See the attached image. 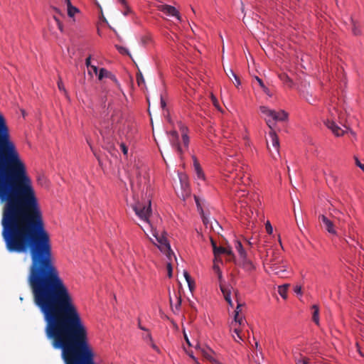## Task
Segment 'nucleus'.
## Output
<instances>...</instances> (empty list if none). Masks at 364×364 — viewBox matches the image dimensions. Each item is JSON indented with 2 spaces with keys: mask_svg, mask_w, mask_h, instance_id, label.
<instances>
[{
  "mask_svg": "<svg viewBox=\"0 0 364 364\" xmlns=\"http://www.w3.org/2000/svg\"><path fill=\"white\" fill-rule=\"evenodd\" d=\"M132 208L141 222L143 223L144 225H141V227L144 233L159 250L167 257L168 262L167 263L166 268L168 276L171 278L172 277L171 260L172 257H175V255L164 233H159L150 223L149 217L151 213V200L147 198L143 199L141 201H135L132 204Z\"/></svg>",
  "mask_w": 364,
  "mask_h": 364,
  "instance_id": "f257e3e1",
  "label": "nucleus"
},
{
  "mask_svg": "<svg viewBox=\"0 0 364 364\" xmlns=\"http://www.w3.org/2000/svg\"><path fill=\"white\" fill-rule=\"evenodd\" d=\"M248 166L240 161L239 159L230 156L227 159L223 170L224 176L228 181H233L237 184L247 185L250 182Z\"/></svg>",
  "mask_w": 364,
  "mask_h": 364,
  "instance_id": "f03ea898",
  "label": "nucleus"
},
{
  "mask_svg": "<svg viewBox=\"0 0 364 364\" xmlns=\"http://www.w3.org/2000/svg\"><path fill=\"white\" fill-rule=\"evenodd\" d=\"M321 119L336 136H343L347 131V128L341 122V113L334 106L328 108L327 112L322 114Z\"/></svg>",
  "mask_w": 364,
  "mask_h": 364,
  "instance_id": "7ed1b4c3",
  "label": "nucleus"
},
{
  "mask_svg": "<svg viewBox=\"0 0 364 364\" xmlns=\"http://www.w3.org/2000/svg\"><path fill=\"white\" fill-rule=\"evenodd\" d=\"M236 198H239L241 212L250 218L253 214L252 209L261 205L260 196L258 193H254L247 195L245 190H240L235 194Z\"/></svg>",
  "mask_w": 364,
  "mask_h": 364,
  "instance_id": "20e7f679",
  "label": "nucleus"
},
{
  "mask_svg": "<svg viewBox=\"0 0 364 364\" xmlns=\"http://www.w3.org/2000/svg\"><path fill=\"white\" fill-rule=\"evenodd\" d=\"M259 109L269 129L274 128L276 122H286L288 119L289 114L283 109L276 111L264 105L260 106Z\"/></svg>",
  "mask_w": 364,
  "mask_h": 364,
  "instance_id": "39448f33",
  "label": "nucleus"
},
{
  "mask_svg": "<svg viewBox=\"0 0 364 364\" xmlns=\"http://www.w3.org/2000/svg\"><path fill=\"white\" fill-rule=\"evenodd\" d=\"M267 147L269 149L272 156L274 159L277 156H279V139L275 133L274 128L270 129V131L268 134L267 139Z\"/></svg>",
  "mask_w": 364,
  "mask_h": 364,
  "instance_id": "423d86ee",
  "label": "nucleus"
},
{
  "mask_svg": "<svg viewBox=\"0 0 364 364\" xmlns=\"http://www.w3.org/2000/svg\"><path fill=\"white\" fill-rule=\"evenodd\" d=\"M213 271L218 275V279L220 281V290L223 294V296H224L225 301L228 303V304L231 307H232L233 303H232V301L231 300V297H230V290L228 287L222 284V278H223L222 272L220 271V267L217 264H214Z\"/></svg>",
  "mask_w": 364,
  "mask_h": 364,
  "instance_id": "0eeeda50",
  "label": "nucleus"
},
{
  "mask_svg": "<svg viewBox=\"0 0 364 364\" xmlns=\"http://www.w3.org/2000/svg\"><path fill=\"white\" fill-rule=\"evenodd\" d=\"M264 265L267 272H272L274 274L282 276V274L286 271V267L284 264H277L272 259L264 261Z\"/></svg>",
  "mask_w": 364,
  "mask_h": 364,
  "instance_id": "6e6552de",
  "label": "nucleus"
},
{
  "mask_svg": "<svg viewBox=\"0 0 364 364\" xmlns=\"http://www.w3.org/2000/svg\"><path fill=\"white\" fill-rule=\"evenodd\" d=\"M158 9L169 17H175L178 21H181L178 11L173 6L160 4L158 6Z\"/></svg>",
  "mask_w": 364,
  "mask_h": 364,
  "instance_id": "1a4fd4ad",
  "label": "nucleus"
},
{
  "mask_svg": "<svg viewBox=\"0 0 364 364\" xmlns=\"http://www.w3.org/2000/svg\"><path fill=\"white\" fill-rule=\"evenodd\" d=\"M318 219L323 223L325 230L330 234L336 235L337 231L335 228L334 223L326 215H321Z\"/></svg>",
  "mask_w": 364,
  "mask_h": 364,
  "instance_id": "9d476101",
  "label": "nucleus"
},
{
  "mask_svg": "<svg viewBox=\"0 0 364 364\" xmlns=\"http://www.w3.org/2000/svg\"><path fill=\"white\" fill-rule=\"evenodd\" d=\"M241 306L242 305L240 304H237L235 311L234 321L231 323V329H232V328L237 327V324H238V327H240L243 326L245 323V321L243 316L240 315V312L241 311Z\"/></svg>",
  "mask_w": 364,
  "mask_h": 364,
  "instance_id": "9b49d317",
  "label": "nucleus"
},
{
  "mask_svg": "<svg viewBox=\"0 0 364 364\" xmlns=\"http://www.w3.org/2000/svg\"><path fill=\"white\" fill-rule=\"evenodd\" d=\"M193 162V168L196 174V179L198 181H204L205 180V173L195 156H192Z\"/></svg>",
  "mask_w": 364,
  "mask_h": 364,
  "instance_id": "f8f14e48",
  "label": "nucleus"
},
{
  "mask_svg": "<svg viewBox=\"0 0 364 364\" xmlns=\"http://www.w3.org/2000/svg\"><path fill=\"white\" fill-rule=\"evenodd\" d=\"M178 138H179V136H178V134L177 132H176V131L170 132V133H169V140H170V142H171L172 146L174 147L176 149V150L179 154H181L182 153V149H181V147L180 146V144H179Z\"/></svg>",
  "mask_w": 364,
  "mask_h": 364,
  "instance_id": "ddd939ff",
  "label": "nucleus"
},
{
  "mask_svg": "<svg viewBox=\"0 0 364 364\" xmlns=\"http://www.w3.org/2000/svg\"><path fill=\"white\" fill-rule=\"evenodd\" d=\"M197 348L200 350L202 355L210 362L212 361L215 358L213 355H215V352L207 346H198Z\"/></svg>",
  "mask_w": 364,
  "mask_h": 364,
  "instance_id": "4468645a",
  "label": "nucleus"
},
{
  "mask_svg": "<svg viewBox=\"0 0 364 364\" xmlns=\"http://www.w3.org/2000/svg\"><path fill=\"white\" fill-rule=\"evenodd\" d=\"M142 338L144 341L149 346H150L154 350H155L157 353H160V350L159 347L154 343L153 338L151 336V333L149 331H147L142 335Z\"/></svg>",
  "mask_w": 364,
  "mask_h": 364,
  "instance_id": "2eb2a0df",
  "label": "nucleus"
},
{
  "mask_svg": "<svg viewBox=\"0 0 364 364\" xmlns=\"http://www.w3.org/2000/svg\"><path fill=\"white\" fill-rule=\"evenodd\" d=\"M240 262L242 267L247 271H252L255 269L253 263L247 258L246 256L245 258H242L240 259Z\"/></svg>",
  "mask_w": 364,
  "mask_h": 364,
  "instance_id": "dca6fc26",
  "label": "nucleus"
},
{
  "mask_svg": "<svg viewBox=\"0 0 364 364\" xmlns=\"http://www.w3.org/2000/svg\"><path fill=\"white\" fill-rule=\"evenodd\" d=\"M235 249L239 255L240 259L245 258L247 255V252L243 248L242 243L239 240H235Z\"/></svg>",
  "mask_w": 364,
  "mask_h": 364,
  "instance_id": "f3484780",
  "label": "nucleus"
},
{
  "mask_svg": "<svg viewBox=\"0 0 364 364\" xmlns=\"http://www.w3.org/2000/svg\"><path fill=\"white\" fill-rule=\"evenodd\" d=\"M272 255L269 256V252H267V258L264 261H267V259L269 261V259H272L274 262H277V264H280L283 262L282 257L280 255L278 252H274V251L272 252Z\"/></svg>",
  "mask_w": 364,
  "mask_h": 364,
  "instance_id": "a211bd4d",
  "label": "nucleus"
},
{
  "mask_svg": "<svg viewBox=\"0 0 364 364\" xmlns=\"http://www.w3.org/2000/svg\"><path fill=\"white\" fill-rule=\"evenodd\" d=\"M226 73V75L231 80L232 78H234L235 81L233 82L235 85L236 87H239L240 85V80L239 77L237 76V75L233 72V70L231 68H229L228 70H225Z\"/></svg>",
  "mask_w": 364,
  "mask_h": 364,
  "instance_id": "6ab92c4d",
  "label": "nucleus"
},
{
  "mask_svg": "<svg viewBox=\"0 0 364 364\" xmlns=\"http://www.w3.org/2000/svg\"><path fill=\"white\" fill-rule=\"evenodd\" d=\"M289 287V284H285L278 287V293L284 299H287V290Z\"/></svg>",
  "mask_w": 364,
  "mask_h": 364,
  "instance_id": "aec40b11",
  "label": "nucleus"
},
{
  "mask_svg": "<svg viewBox=\"0 0 364 364\" xmlns=\"http://www.w3.org/2000/svg\"><path fill=\"white\" fill-rule=\"evenodd\" d=\"M211 244L213 248V253L215 257L219 256L221 254H224L225 251V247H217L215 242L213 241V239H210Z\"/></svg>",
  "mask_w": 364,
  "mask_h": 364,
  "instance_id": "412c9836",
  "label": "nucleus"
},
{
  "mask_svg": "<svg viewBox=\"0 0 364 364\" xmlns=\"http://www.w3.org/2000/svg\"><path fill=\"white\" fill-rule=\"evenodd\" d=\"M233 328V333L232 335L235 341L240 343L243 341V338L240 334L241 330L240 327H235Z\"/></svg>",
  "mask_w": 364,
  "mask_h": 364,
  "instance_id": "4be33fe9",
  "label": "nucleus"
},
{
  "mask_svg": "<svg viewBox=\"0 0 364 364\" xmlns=\"http://www.w3.org/2000/svg\"><path fill=\"white\" fill-rule=\"evenodd\" d=\"M279 79L288 87L292 86V80L286 73H281L279 75Z\"/></svg>",
  "mask_w": 364,
  "mask_h": 364,
  "instance_id": "5701e85b",
  "label": "nucleus"
},
{
  "mask_svg": "<svg viewBox=\"0 0 364 364\" xmlns=\"http://www.w3.org/2000/svg\"><path fill=\"white\" fill-rule=\"evenodd\" d=\"M67 12L68 16L70 18H73L76 14H78L80 12V10L77 7L70 4L68 5V6H67Z\"/></svg>",
  "mask_w": 364,
  "mask_h": 364,
  "instance_id": "b1692460",
  "label": "nucleus"
},
{
  "mask_svg": "<svg viewBox=\"0 0 364 364\" xmlns=\"http://www.w3.org/2000/svg\"><path fill=\"white\" fill-rule=\"evenodd\" d=\"M312 309L314 310L313 315H312V319L317 325H318L319 324V316H318L319 309H318V306L317 305H313Z\"/></svg>",
  "mask_w": 364,
  "mask_h": 364,
  "instance_id": "393cba45",
  "label": "nucleus"
},
{
  "mask_svg": "<svg viewBox=\"0 0 364 364\" xmlns=\"http://www.w3.org/2000/svg\"><path fill=\"white\" fill-rule=\"evenodd\" d=\"M98 77V79L100 80H102L104 77H108L111 75L110 73L108 72L105 68H101L99 72H97V74L96 75Z\"/></svg>",
  "mask_w": 364,
  "mask_h": 364,
  "instance_id": "a878e982",
  "label": "nucleus"
},
{
  "mask_svg": "<svg viewBox=\"0 0 364 364\" xmlns=\"http://www.w3.org/2000/svg\"><path fill=\"white\" fill-rule=\"evenodd\" d=\"M152 42V38L150 35H144L141 38V43L146 46Z\"/></svg>",
  "mask_w": 364,
  "mask_h": 364,
  "instance_id": "bb28decb",
  "label": "nucleus"
},
{
  "mask_svg": "<svg viewBox=\"0 0 364 364\" xmlns=\"http://www.w3.org/2000/svg\"><path fill=\"white\" fill-rule=\"evenodd\" d=\"M303 97L311 105H313L316 101V99L312 97L311 95L309 92L303 93Z\"/></svg>",
  "mask_w": 364,
  "mask_h": 364,
  "instance_id": "cd10ccee",
  "label": "nucleus"
},
{
  "mask_svg": "<svg viewBox=\"0 0 364 364\" xmlns=\"http://www.w3.org/2000/svg\"><path fill=\"white\" fill-rule=\"evenodd\" d=\"M182 139H183L184 146L186 147H188V144H189V137H188L187 133L186 132L185 129H183V131H182Z\"/></svg>",
  "mask_w": 364,
  "mask_h": 364,
  "instance_id": "c85d7f7f",
  "label": "nucleus"
},
{
  "mask_svg": "<svg viewBox=\"0 0 364 364\" xmlns=\"http://www.w3.org/2000/svg\"><path fill=\"white\" fill-rule=\"evenodd\" d=\"M53 21L56 25V26L58 27V28L59 29V31L63 33V24L62 23V22L60 21L59 18H58L56 16H54L53 17Z\"/></svg>",
  "mask_w": 364,
  "mask_h": 364,
  "instance_id": "c756f323",
  "label": "nucleus"
},
{
  "mask_svg": "<svg viewBox=\"0 0 364 364\" xmlns=\"http://www.w3.org/2000/svg\"><path fill=\"white\" fill-rule=\"evenodd\" d=\"M116 48L121 54L130 55L129 50L127 48L121 46H116Z\"/></svg>",
  "mask_w": 364,
  "mask_h": 364,
  "instance_id": "7c9ffc66",
  "label": "nucleus"
},
{
  "mask_svg": "<svg viewBox=\"0 0 364 364\" xmlns=\"http://www.w3.org/2000/svg\"><path fill=\"white\" fill-rule=\"evenodd\" d=\"M119 148H120V150L122 151V152L123 153L124 156L127 157V156H128V147H127V146L124 143L121 142L119 144Z\"/></svg>",
  "mask_w": 364,
  "mask_h": 364,
  "instance_id": "2f4dec72",
  "label": "nucleus"
},
{
  "mask_svg": "<svg viewBox=\"0 0 364 364\" xmlns=\"http://www.w3.org/2000/svg\"><path fill=\"white\" fill-rule=\"evenodd\" d=\"M265 229H266V231L269 234V235H272L273 233V228L270 223V222L269 220H267L265 223Z\"/></svg>",
  "mask_w": 364,
  "mask_h": 364,
  "instance_id": "473e14b6",
  "label": "nucleus"
},
{
  "mask_svg": "<svg viewBox=\"0 0 364 364\" xmlns=\"http://www.w3.org/2000/svg\"><path fill=\"white\" fill-rule=\"evenodd\" d=\"M323 173L324 176H326L327 181L332 180L333 182L336 181V178L331 171H329V173H327L325 171H323Z\"/></svg>",
  "mask_w": 364,
  "mask_h": 364,
  "instance_id": "72a5a7b5",
  "label": "nucleus"
},
{
  "mask_svg": "<svg viewBox=\"0 0 364 364\" xmlns=\"http://www.w3.org/2000/svg\"><path fill=\"white\" fill-rule=\"evenodd\" d=\"M296 364H311L310 360L306 357H301L296 361Z\"/></svg>",
  "mask_w": 364,
  "mask_h": 364,
  "instance_id": "f704fd0d",
  "label": "nucleus"
},
{
  "mask_svg": "<svg viewBox=\"0 0 364 364\" xmlns=\"http://www.w3.org/2000/svg\"><path fill=\"white\" fill-rule=\"evenodd\" d=\"M98 72V68L96 65H90L88 68V74L92 75V73L97 75Z\"/></svg>",
  "mask_w": 364,
  "mask_h": 364,
  "instance_id": "c9c22d12",
  "label": "nucleus"
},
{
  "mask_svg": "<svg viewBox=\"0 0 364 364\" xmlns=\"http://www.w3.org/2000/svg\"><path fill=\"white\" fill-rule=\"evenodd\" d=\"M58 89L60 90V91H63L65 93H66V90H65V86H64V84L61 80L60 77H59V80L58 81Z\"/></svg>",
  "mask_w": 364,
  "mask_h": 364,
  "instance_id": "e433bc0d",
  "label": "nucleus"
},
{
  "mask_svg": "<svg viewBox=\"0 0 364 364\" xmlns=\"http://www.w3.org/2000/svg\"><path fill=\"white\" fill-rule=\"evenodd\" d=\"M294 291L295 294H296L297 295L299 296H302V289H301V287L299 286V285H296L294 287Z\"/></svg>",
  "mask_w": 364,
  "mask_h": 364,
  "instance_id": "4c0bfd02",
  "label": "nucleus"
},
{
  "mask_svg": "<svg viewBox=\"0 0 364 364\" xmlns=\"http://www.w3.org/2000/svg\"><path fill=\"white\" fill-rule=\"evenodd\" d=\"M255 80L258 82L259 86L262 88L263 91H266L267 87L264 85L262 80L258 77H255Z\"/></svg>",
  "mask_w": 364,
  "mask_h": 364,
  "instance_id": "58836bf2",
  "label": "nucleus"
},
{
  "mask_svg": "<svg viewBox=\"0 0 364 364\" xmlns=\"http://www.w3.org/2000/svg\"><path fill=\"white\" fill-rule=\"evenodd\" d=\"M183 275H184V277H185L186 281L187 282V283H190V282H192V279H191V276L189 275V274L186 271H184Z\"/></svg>",
  "mask_w": 364,
  "mask_h": 364,
  "instance_id": "ea45409f",
  "label": "nucleus"
},
{
  "mask_svg": "<svg viewBox=\"0 0 364 364\" xmlns=\"http://www.w3.org/2000/svg\"><path fill=\"white\" fill-rule=\"evenodd\" d=\"M224 254H225V255H228L230 257H232L234 256L231 248L229 247H225V251Z\"/></svg>",
  "mask_w": 364,
  "mask_h": 364,
  "instance_id": "a19ab883",
  "label": "nucleus"
},
{
  "mask_svg": "<svg viewBox=\"0 0 364 364\" xmlns=\"http://www.w3.org/2000/svg\"><path fill=\"white\" fill-rule=\"evenodd\" d=\"M211 100H212V102H213V104L214 105V106L217 108L219 109V107H218V100L217 99L215 98V97H214L213 95L211 96Z\"/></svg>",
  "mask_w": 364,
  "mask_h": 364,
  "instance_id": "79ce46f5",
  "label": "nucleus"
},
{
  "mask_svg": "<svg viewBox=\"0 0 364 364\" xmlns=\"http://www.w3.org/2000/svg\"><path fill=\"white\" fill-rule=\"evenodd\" d=\"M353 33L356 36L360 35V30L358 28H357L355 26H354L353 28Z\"/></svg>",
  "mask_w": 364,
  "mask_h": 364,
  "instance_id": "37998d69",
  "label": "nucleus"
},
{
  "mask_svg": "<svg viewBox=\"0 0 364 364\" xmlns=\"http://www.w3.org/2000/svg\"><path fill=\"white\" fill-rule=\"evenodd\" d=\"M90 61H91V57L89 56L88 58H87V59L85 60V64H86L87 68H89L90 67V65H92Z\"/></svg>",
  "mask_w": 364,
  "mask_h": 364,
  "instance_id": "c03bdc74",
  "label": "nucleus"
},
{
  "mask_svg": "<svg viewBox=\"0 0 364 364\" xmlns=\"http://www.w3.org/2000/svg\"><path fill=\"white\" fill-rule=\"evenodd\" d=\"M354 160H355V165L358 166V167H360V166L362 164V163L360 162V161L358 159V157L355 156L354 157Z\"/></svg>",
  "mask_w": 364,
  "mask_h": 364,
  "instance_id": "a18cd8bd",
  "label": "nucleus"
},
{
  "mask_svg": "<svg viewBox=\"0 0 364 364\" xmlns=\"http://www.w3.org/2000/svg\"><path fill=\"white\" fill-rule=\"evenodd\" d=\"M354 160H355V165L358 166V167H360V166L362 164V163L360 162V161L358 159V157L355 156L354 157Z\"/></svg>",
  "mask_w": 364,
  "mask_h": 364,
  "instance_id": "49530a36",
  "label": "nucleus"
},
{
  "mask_svg": "<svg viewBox=\"0 0 364 364\" xmlns=\"http://www.w3.org/2000/svg\"><path fill=\"white\" fill-rule=\"evenodd\" d=\"M212 364H223L221 362H220L218 360L214 358L212 361H210Z\"/></svg>",
  "mask_w": 364,
  "mask_h": 364,
  "instance_id": "de8ad7c7",
  "label": "nucleus"
},
{
  "mask_svg": "<svg viewBox=\"0 0 364 364\" xmlns=\"http://www.w3.org/2000/svg\"><path fill=\"white\" fill-rule=\"evenodd\" d=\"M62 1H63V3H64L67 6H68V5L72 4H71L70 0H62Z\"/></svg>",
  "mask_w": 364,
  "mask_h": 364,
  "instance_id": "09e8293b",
  "label": "nucleus"
},
{
  "mask_svg": "<svg viewBox=\"0 0 364 364\" xmlns=\"http://www.w3.org/2000/svg\"><path fill=\"white\" fill-rule=\"evenodd\" d=\"M188 285L190 290L192 291V289H193V287H194L193 282L192 281L191 282L188 283Z\"/></svg>",
  "mask_w": 364,
  "mask_h": 364,
  "instance_id": "8fccbe9b",
  "label": "nucleus"
},
{
  "mask_svg": "<svg viewBox=\"0 0 364 364\" xmlns=\"http://www.w3.org/2000/svg\"><path fill=\"white\" fill-rule=\"evenodd\" d=\"M139 328L142 330V331H144L145 332H146L147 331H149L147 328H146L145 327L142 326L140 323H139Z\"/></svg>",
  "mask_w": 364,
  "mask_h": 364,
  "instance_id": "3c124183",
  "label": "nucleus"
},
{
  "mask_svg": "<svg viewBox=\"0 0 364 364\" xmlns=\"http://www.w3.org/2000/svg\"><path fill=\"white\" fill-rule=\"evenodd\" d=\"M161 107H163V108L165 107V106H166V102L163 100L162 97H161Z\"/></svg>",
  "mask_w": 364,
  "mask_h": 364,
  "instance_id": "603ef678",
  "label": "nucleus"
},
{
  "mask_svg": "<svg viewBox=\"0 0 364 364\" xmlns=\"http://www.w3.org/2000/svg\"><path fill=\"white\" fill-rule=\"evenodd\" d=\"M184 338H185V339H186V343H187L189 346H191V343H190L189 339H188V336H187V335H186V333L185 332H184Z\"/></svg>",
  "mask_w": 364,
  "mask_h": 364,
  "instance_id": "864d4df0",
  "label": "nucleus"
},
{
  "mask_svg": "<svg viewBox=\"0 0 364 364\" xmlns=\"http://www.w3.org/2000/svg\"><path fill=\"white\" fill-rule=\"evenodd\" d=\"M189 355H190V357H191V358H193V360L196 363H198V360H197V358H196L193 354H190Z\"/></svg>",
  "mask_w": 364,
  "mask_h": 364,
  "instance_id": "5fc2aeb1",
  "label": "nucleus"
},
{
  "mask_svg": "<svg viewBox=\"0 0 364 364\" xmlns=\"http://www.w3.org/2000/svg\"><path fill=\"white\" fill-rule=\"evenodd\" d=\"M247 242L250 246H252L255 243L254 242H252L250 240H247Z\"/></svg>",
  "mask_w": 364,
  "mask_h": 364,
  "instance_id": "6e6d98bb",
  "label": "nucleus"
},
{
  "mask_svg": "<svg viewBox=\"0 0 364 364\" xmlns=\"http://www.w3.org/2000/svg\"><path fill=\"white\" fill-rule=\"evenodd\" d=\"M176 298L177 299L178 305L180 306L181 305V298L178 297L176 294Z\"/></svg>",
  "mask_w": 364,
  "mask_h": 364,
  "instance_id": "4d7b16f0",
  "label": "nucleus"
},
{
  "mask_svg": "<svg viewBox=\"0 0 364 364\" xmlns=\"http://www.w3.org/2000/svg\"><path fill=\"white\" fill-rule=\"evenodd\" d=\"M130 12V10L129 9H127L123 14L124 16H127L128 15V14Z\"/></svg>",
  "mask_w": 364,
  "mask_h": 364,
  "instance_id": "13d9d810",
  "label": "nucleus"
},
{
  "mask_svg": "<svg viewBox=\"0 0 364 364\" xmlns=\"http://www.w3.org/2000/svg\"><path fill=\"white\" fill-rule=\"evenodd\" d=\"M278 241L279 242L280 246L282 247V240L279 235H278Z\"/></svg>",
  "mask_w": 364,
  "mask_h": 364,
  "instance_id": "bf43d9fd",
  "label": "nucleus"
},
{
  "mask_svg": "<svg viewBox=\"0 0 364 364\" xmlns=\"http://www.w3.org/2000/svg\"><path fill=\"white\" fill-rule=\"evenodd\" d=\"M264 92L267 95H268L269 96H271V94H270V92H269V89H268L267 87L266 91H264Z\"/></svg>",
  "mask_w": 364,
  "mask_h": 364,
  "instance_id": "052dcab7",
  "label": "nucleus"
},
{
  "mask_svg": "<svg viewBox=\"0 0 364 364\" xmlns=\"http://www.w3.org/2000/svg\"><path fill=\"white\" fill-rule=\"evenodd\" d=\"M359 168L364 172V164H362Z\"/></svg>",
  "mask_w": 364,
  "mask_h": 364,
  "instance_id": "680f3d73",
  "label": "nucleus"
},
{
  "mask_svg": "<svg viewBox=\"0 0 364 364\" xmlns=\"http://www.w3.org/2000/svg\"><path fill=\"white\" fill-rule=\"evenodd\" d=\"M185 177H186L185 176H179V178H180V181H181V183H182V181H183V178H185Z\"/></svg>",
  "mask_w": 364,
  "mask_h": 364,
  "instance_id": "e2e57ef3",
  "label": "nucleus"
},
{
  "mask_svg": "<svg viewBox=\"0 0 364 364\" xmlns=\"http://www.w3.org/2000/svg\"><path fill=\"white\" fill-rule=\"evenodd\" d=\"M112 122L114 123L116 122L115 119L113 117V116H112Z\"/></svg>",
  "mask_w": 364,
  "mask_h": 364,
  "instance_id": "0e129e2a",
  "label": "nucleus"
},
{
  "mask_svg": "<svg viewBox=\"0 0 364 364\" xmlns=\"http://www.w3.org/2000/svg\"><path fill=\"white\" fill-rule=\"evenodd\" d=\"M258 346H259L258 343H257V342H256V343H255V346H256V348H257V347H258Z\"/></svg>",
  "mask_w": 364,
  "mask_h": 364,
  "instance_id": "69168bd1",
  "label": "nucleus"
},
{
  "mask_svg": "<svg viewBox=\"0 0 364 364\" xmlns=\"http://www.w3.org/2000/svg\"><path fill=\"white\" fill-rule=\"evenodd\" d=\"M182 186H183H183L187 187V184H183V183H182Z\"/></svg>",
  "mask_w": 364,
  "mask_h": 364,
  "instance_id": "338daca9",
  "label": "nucleus"
},
{
  "mask_svg": "<svg viewBox=\"0 0 364 364\" xmlns=\"http://www.w3.org/2000/svg\"><path fill=\"white\" fill-rule=\"evenodd\" d=\"M111 107L110 104L108 105V108L109 109Z\"/></svg>",
  "mask_w": 364,
  "mask_h": 364,
  "instance_id": "774afa93",
  "label": "nucleus"
}]
</instances>
